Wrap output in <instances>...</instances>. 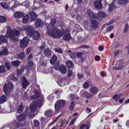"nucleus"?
Instances as JSON below:
<instances>
[{
  "instance_id": "f257e3e1",
  "label": "nucleus",
  "mask_w": 129,
  "mask_h": 129,
  "mask_svg": "<svg viewBox=\"0 0 129 129\" xmlns=\"http://www.w3.org/2000/svg\"><path fill=\"white\" fill-rule=\"evenodd\" d=\"M11 27L9 26H8L7 27V32L5 35H0V44L3 43H6L7 41V38H10L11 40H16L17 37L19 35V31L15 29H11Z\"/></svg>"
},
{
  "instance_id": "f03ea898",
  "label": "nucleus",
  "mask_w": 129,
  "mask_h": 129,
  "mask_svg": "<svg viewBox=\"0 0 129 129\" xmlns=\"http://www.w3.org/2000/svg\"><path fill=\"white\" fill-rule=\"evenodd\" d=\"M42 101L38 100L35 102H32L30 106V110L27 108L25 110V113L26 115L29 116L30 118H32L35 116L34 112L36 110L37 107H40L41 106Z\"/></svg>"
},
{
  "instance_id": "7ed1b4c3",
  "label": "nucleus",
  "mask_w": 129,
  "mask_h": 129,
  "mask_svg": "<svg viewBox=\"0 0 129 129\" xmlns=\"http://www.w3.org/2000/svg\"><path fill=\"white\" fill-rule=\"evenodd\" d=\"M47 31L48 34L51 35V36L54 38H60L62 35V32L59 29L53 27L52 29H48L47 27Z\"/></svg>"
},
{
  "instance_id": "20e7f679",
  "label": "nucleus",
  "mask_w": 129,
  "mask_h": 129,
  "mask_svg": "<svg viewBox=\"0 0 129 129\" xmlns=\"http://www.w3.org/2000/svg\"><path fill=\"white\" fill-rule=\"evenodd\" d=\"M17 120L20 122L19 123L18 122L15 121L14 125L17 128L18 127L20 126H22L24 125L25 124L26 118L24 115L22 114H21L17 116Z\"/></svg>"
},
{
  "instance_id": "39448f33",
  "label": "nucleus",
  "mask_w": 129,
  "mask_h": 129,
  "mask_svg": "<svg viewBox=\"0 0 129 129\" xmlns=\"http://www.w3.org/2000/svg\"><path fill=\"white\" fill-rule=\"evenodd\" d=\"M13 88V83L11 82H9L4 84L3 89L5 94L9 95L10 94V92L11 91Z\"/></svg>"
},
{
  "instance_id": "423d86ee",
  "label": "nucleus",
  "mask_w": 129,
  "mask_h": 129,
  "mask_svg": "<svg viewBox=\"0 0 129 129\" xmlns=\"http://www.w3.org/2000/svg\"><path fill=\"white\" fill-rule=\"evenodd\" d=\"M34 93H35V94L31 97L30 99H36L38 98L40 95V89L39 88V86L37 84L35 85V86Z\"/></svg>"
},
{
  "instance_id": "0eeeda50",
  "label": "nucleus",
  "mask_w": 129,
  "mask_h": 129,
  "mask_svg": "<svg viewBox=\"0 0 129 129\" xmlns=\"http://www.w3.org/2000/svg\"><path fill=\"white\" fill-rule=\"evenodd\" d=\"M66 102L63 100H60L58 101L55 103V111H58L60 109V107L63 106L65 105Z\"/></svg>"
},
{
  "instance_id": "6e6552de",
  "label": "nucleus",
  "mask_w": 129,
  "mask_h": 129,
  "mask_svg": "<svg viewBox=\"0 0 129 129\" xmlns=\"http://www.w3.org/2000/svg\"><path fill=\"white\" fill-rule=\"evenodd\" d=\"M24 29L27 35H29L31 37L32 36L34 30L33 27L31 26L26 25L25 26Z\"/></svg>"
},
{
  "instance_id": "1a4fd4ad",
  "label": "nucleus",
  "mask_w": 129,
  "mask_h": 129,
  "mask_svg": "<svg viewBox=\"0 0 129 129\" xmlns=\"http://www.w3.org/2000/svg\"><path fill=\"white\" fill-rule=\"evenodd\" d=\"M54 67L56 70L58 69L62 73H65L67 72V68L64 65L61 64L59 66L58 65H55Z\"/></svg>"
},
{
  "instance_id": "9d476101",
  "label": "nucleus",
  "mask_w": 129,
  "mask_h": 129,
  "mask_svg": "<svg viewBox=\"0 0 129 129\" xmlns=\"http://www.w3.org/2000/svg\"><path fill=\"white\" fill-rule=\"evenodd\" d=\"M29 40L26 38H24L20 41V47L22 48H24L27 46V44L29 42Z\"/></svg>"
},
{
  "instance_id": "9b49d317",
  "label": "nucleus",
  "mask_w": 129,
  "mask_h": 129,
  "mask_svg": "<svg viewBox=\"0 0 129 129\" xmlns=\"http://www.w3.org/2000/svg\"><path fill=\"white\" fill-rule=\"evenodd\" d=\"M69 29H66L65 31L63 37V39L65 41H68L71 38V37L69 34Z\"/></svg>"
},
{
  "instance_id": "f8f14e48",
  "label": "nucleus",
  "mask_w": 129,
  "mask_h": 129,
  "mask_svg": "<svg viewBox=\"0 0 129 129\" xmlns=\"http://www.w3.org/2000/svg\"><path fill=\"white\" fill-rule=\"evenodd\" d=\"M91 24L90 27L91 29L96 28L98 27V22L95 19H92L90 20Z\"/></svg>"
},
{
  "instance_id": "ddd939ff",
  "label": "nucleus",
  "mask_w": 129,
  "mask_h": 129,
  "mask_svg": "<svg viewBox=\"0 0 129 129\" xmlns=\"http://www.w3.org/2000/svg\"><path fill=\"white\" fill-rule=\"evenodd\" d=\"M80 94L86 98H90L92 96L89 93L84 90H82L80 92Z\"/></svg>"
},
{
  "instance_id": "4468645a",
  "label": "nucleus",
  "mask_w": 129,
  "mask_h": 129,
  "mask_svg": "<svg viewBox=\"0 0 129 129\" xmlns=\"http://www.w3.org/2000/svg\"><path fill=\"white\" fill-rule=\"evenodd\" d=\"M57 83L59 86L62 87L66 84L67 81L64 78H61L59 80Z\"/></svg>"
},
{
  "instance_id": "2eb2a0df",
  "label": "nucleus",
  "mask_w": 129,
  "mask_h": 129,
  "mask_svg": "<svg viewBox=\"0 0 129 129\" xmlns=\"http://www.w3.org/2000/svg\"><path fill=\"white\" fill-rule=\"evenodd\" d=\"M94 5L95 7L100 9L102 8V5L101 0H96L94 3Z\"/></svg>"
},
{
  "instance_id": "dca6fc26",
  "label": "nucleus",
  "mask_w": 129,
  "mask_h": 129,
  "mask_svg": "<svg viewBox=\"0 0 129 129\" xmlns=\"http://www.w3.org/2000/svg\"><path fill=\"white\" fill-rule=\"evenodd\" d=\"M22 84L23 88L25 89L26 88V86L29 85V83L24 77L23 78V80L22 82Z\"/></svg>"
},
{
  "instance_id": "f3484780",
  "label": "nucleus",
  "mask_w": 129,
  "mask_h": 129,
  "mask_svg": "<svg viewBox=\"0 0 129 129\" xmlns=\"http://www.w3.org/2000/svg\"><path fill=\"white\" fill-rule=\"evenodd\" d=\"M33 34V39L35 40H37L40 37V34L37 31H34Z\"/></svg>"
},
{
  "instance_id": "a211bd4d",
  "label": "nucleus",
  "mask_w": 129,
  "mask_h": 129,
  "mask_svg": "<svg viewBox=\"0 0 129 129\" xmlns=\"http://www.w3.org/2000/svg\"><path fill=\"white\" fill-rule=\"evenodd\" d=\"M24 13L21 12H17L14 14V17L17 18L21 17L24 16Z\"/></svg>"
},
{
  "instance_id": "6ab92c4d",
  "label": "nucleus",
  "mask_w": 129,
  "mask_h": 129,
  "mask_svg": "<svg viewBox=\"0 0 129 129\" xmlns=\"http://www.w3.org/2000/svg\"><path fill=\"white\" fill-rule=\"evenodd\" d=\"M29 19V16L28 15H26L23 17L22 22L25 24L27 23L28 22Z\"/></svg>"
},
{
  "instance_id": "aec40b11",
  "label": "nucleus",
  "mask_w": 129,
  "mask_h": 129,
  "mask_svg": "<svg viewBox=\"0 0 129 129\" xmlns=\"http://www.w3.org/2000/svg\"><path fill=\"white\" fill-rule=\"evenodd\" d=\"M87 14L88 16L92 18H94L95 19L98 18L97 16L95 15L90 10H88L87 11Z\"/></svg>"
},
{
  "instance_id": "412c9836",
  "label": "nucleus",
  "mask_w": 129,
  "mask_h": 129,
  "mask_svg": "<svg viewBox=\"0 0 129 129\" xmlns=\"http://www.w3.org/2000/svg\"><path fill=\"white\" fill-rule=\"evenodd\" d=\"M29 14L31 18V21L35 20L36 18L37 15L36 14L33 12H30Z\"/></svg>"
},
{
  "instance_id": "4be33fe9",
  "label": "nucleus",
  "mask_w": 129,
  "mask_h": 129,
  "mask_svg": "<svg viewBox=\"0 0 129 129\" xmlns=\"http://www.w3.org/2000/svg\"><path fill=\"white\" fill-rule=\"evenodd\" d=\"M7 97L4 95H3L0 98V104H2L7 100Z\"/></svg>"
},
{
  "instance_id": "5701e85b",
  "label": "nucleus",
  "mask_w": 129,
  "mask_h": 129,
  "mask_svg": "<svg viewBox=\"0 0 129 129\" xmlns=\"http://www.w3.org/2000/svg\"><path fill=\"white\" fill-rule=\"evenodd\" d=\"M116 7L115 5H114L112 3L109 5L108 11L110 12H111L112 10H114Z\"/></svg>"
},
{
  "instance_id": "b1692460",
  "label": "nucleus",
  "mask_w": 129,
  "mask_h": 129,
  "mask_svg": "<svg viewBox=\"0 0 129 129\" xmlns=\"http://www.w3.org/2000/svg\"><path fill=\"white\" fill-rule=\"evenodd\" d=\"M45 115L50 117L52 115L53 113L51 110H48L45 111Z\"/></svg>"
},
{
  "instance_id": "393cba45",
  "label": "nucleus",
  "mask_w": 129,
  "mask_h": 129,
  "mask_svg": "<svg viewBox=\"0 0 129 129\" xmlns=\"http://www.w3.org/2000/svg\"><path fill=\"white\" fill-rule=\"evenodd\" d=\"M66 64L68 68H71L73 66V63L70 60H68L66 62Z\"/></svg>"
},
{
  "instance_id": "a878e982",
  "label": "nucleus",
  "mask_w": 129,
  "mask_h": 129,
  "mask_svg": "<svg viewBox=\"0 0 129 129\" xmlns=\"http://www.w3.org/2000/svg\"><path fill=\"white\" fill-rule=\"evenodd\" d=\"M56 59L57 57L55 55H53L50 61V63L52 64H54L56 62Z\"/></svg>"
},
{
  "instance_id": "bb28decb",
  "label": "nucleus",
  "mask_w": 129,
  "mask_h": 129,
  "mask_svg": "<svg viewBox=\"0 0 129 129\" xmlns=\"http://www.w3.org/2000/svg\"><path fill=\"white\" fill-rule=\"evenodd\" d=\"M97 15L98 17H104L106 15V14H105L103 12L101 11L98 12L97 14Z\"/></svg>"
},
{
  "instance_id": "cd10ccee",
  "label": "nucleus",
  "mask_w": 129,
  "mask_h": 129,
  "mask_svg": "<svg viewBox=\"0 0 129 129\" xmlns=\"http://www.w3.org/2000/svg\"><path fill=\"white\" fill-rule=\"evenodd\" d=\"M43 24V22L40 19H37L36 22V26L38 27Z\"/></svg>"
},
{
  "instance_id": "c85d7f7f",
  "label": "nucleus",
  "mask_w": 129,
  "mask_h": 129,
  "mask_svg": "<svg viewBox=\"0 0 129 129\" xmlns=\"http://www.w3.org/2000/svg\"><path fill=\"white\" fill-rule=\"evenodd\" d=\"M10 108L11 109L10 110L6 111L5 110V111H4V112L5 113H8L14 112L15 109V108H14V106L12 105H10Z\"/></svg>"
},
{
  "instance_id": "c756f323",
  "label": "nucleus",
  "mask_w": 129,
  "mask_h": 129,
  "mask_svg": "<svg viewBox=\"0 0 129 129\" xmlns=\"http://www.w3.org/2000/svg\"><path fill=\"white\" fill-rule=\"evenodd\" d=\"M90 90L91 92L95 94L98 92L97 88L94 86L92 87L90 89Z\"/></svg>"
},
{
  "instance_id": "7c9ffc66",
  "label": "nucleus",
  "mask_w": 129,
  "mask_h": 129,
  "mask_svg": "<svg viewBox=\"0 0 129 129\" xmlns=\"http://www.w3.org/2000/svg\"><path fill=\"white\" fill-rule=\"evenodd\" d=\"M20 62L18 60L14 61L12 62V65L13 66L17 67L20 64Z\"/></svg>"
},
{
  "instance_id": "2f4dec72",
  "label": "nucleus",
  "mask_w": 129,
  "mask_h": 129,
  "mask_svg": "<svg viewBox=\"0 0 129 129\" xmlns=\"http://www.w3.org/2000/svg\"><path fill=\"white\" fill-rule=\"evenodd\" d=\"M24 70L23 68H22L20 70H18L15 73L16 75L17 76L20 75L23 72Z\"/></svg>"
},
{
  "instance_id": "473e14b6",
  "label": "nucleus",
  "mask_w": 129,
  "mask_h": 129,
  "mask_svg": "<svg viewBox=\"0 0 129 129\" xmlns=\"http://www.w3.org/2000/svg\"><path fill=\"white\" fill-rule=\"evenodd\" d=\"M44 53L46 55H49L51 54V51L49 49H46L44 50Z\"/></svg>"
},
{
  "instance_id": "72a5a7b5",
  "label": "nucleus",
  "mask_w": 129,
  "mask_h": 129,
  "mask_svg": "<svg viewBox=\"0 0 129 129\" xmlns=\"http://www.w3.org/2000/svg\"><path fill=\"white\" fill-rule=\"evenodd\" d=\"M6 71V69L5 67L3 65H1L0 66V72L1 73H4Z\"/></svg>"
},
{
  "instance_id": "f704fd0d",
  "label": "nucleus",
  "mask_w": 129,
  "mask_h": 129,
  "mask_svg": "<svg viewBox=\"0 0 129 129\" xmlns=\"http://www.w3.org/2000/svg\"><path fill=\"white\" fill-rule=\"evenodd\" d=\"M8 53V52L7 49L4 48L3 51H0V55H6Z\"/></svg>"
},
{
  "instance_id": "c9c22d12",
  "label": "nucleus",
  "mask_w": 129,
  "mask_h": 129,
  "mask_svg": "<svg viewBox=\"0 0 129 129\" xmlns=\"http://www.w3.org/2000/svg\"><path fill=\"white\" fill-rule=\"evenodd\" d=\"M33 121L35 126V127H37L39 126L40 122L38 120H34Z\"/></svg>"
},
{
  "instance_id": "e433bc0d",
  "label": "nucleus",
  "mask_w": 129,
  "mask_h": 129,
  "mask_svg": "<svg viewBox=\"0 0 129 129\" xmlns=\"http://www.w3.org/2000/svg\"><path fill=\"white\" fill-rule=\"evenodd\" d=\"M89 127L86 124H82L80 127V129H89Z\"/></svg>"
},
{
  "instance_id": "4c0bfd02",
  "label": "nucleus",
  "mask_w": 129,
  "mask_h": 129,
  "mask_svg": "<svg viewBox=\"0 0 129 129\" xmlns=\"http://www.w3.org/2000/svg\"><path fill=\"white\" fill-rule=\"evenodd\" d=\"M56 20L55 19V18H52L51 20V28L50 29H52V28L53 27H54V25L55 23V22Z\"/></svg>"
},
{
  "instance_id": "58836bf2",
  "label": "nucleus",
  "mask_w": 129,
  "mask_h": 129,
  "mask_svg": "<svg viewBox=\"0 0 129 129\" xmlns=\"http://www.w3.org/2000/svg\"><path fill=\"white\" fill-rule=\"evenodd\" d=\"M5 66L8 70H9L10 69L11 65L9 61H6L5 62Z\"/></svg>"
},
{
  "instance_id": "ea45409f",
  "label": "nucleus",
  "mask_w": 129,
  "mask_h": 129,
  "mask_svg": "<svg viewBox=\"0 0 129 129\" xmlns=\"http://www.w3.org/2000/svg\"><path fill=\"white\" fill-rule=\"evenodd\" d=\"M113 26L110 25L106 29V30L107 31H110L114 29Z\"/></svg>"
},
{
  "instance_id": "a19ab883",
  "label": "nucleus",
  "mask_w": 129,
  "mask_h": 129,
  "mask_svg": "<svg viewBox=\"0 0 129 129\" xmlns=\"http://www.w3.org/2000/svg\"><path fill=\"white\" fill-rule=\"evenodd\" d=\"M1 6L3 8L6 9H8V7L7 4L5 3H0Z\"/></svg>"
},
{
  "instance_id": "79ce46f5",
  "label": "nucleus",
  "mask_w": 129,
  "mask_h": 129,
  "mask_svg": "<svg viewBox=\"0 0 129 129\" xmlns=\"http://www.w3.org/2000/svg\"><path fill=\"white\" fill-rule=\"evenodd\" d=\"M123 66H122L121 67H115L114 66L113 67V69L115 71H117L119 70H121L123 68Z\"/></svg>"
},
{
  "instance_id": "37998d69",
  "label": "nucleus",
  "mask_w": 129,
  "mask_h": 129,
  "mask_svg": "<svg viewBox=\"0 0 129 129\" xmlns=\"http://www.w3.org/2000/svg\"><path fill=\"white\" fill-rule=\"evenodd\" d=\"M7 19L4 17L2 16H0V22H4L6 21Z\"/></svg>"
},
{
  "instance_id": "c03bdc74",
  "label": "nucleus",
  "mask_w": 129,
  "mask_h": 129,
  "mask_svg": "<svg viewBox=\"0 0 129 129\" xmlns=\"http://www.w3.org/2000/svg\"><path fill=\"white\" fill-rule=\"evenodd\" d=\"M83 53L78 52L76 54V56L78 57L79 58L81 57H83Z\"/></svg>"
},
{
  "instance_id": "a18cd8bd",
  "label": "nucleus",
  "mask_w": 129,
  "mask_h": 129,
  "mask_svg": "<svg viewBox=\"0 0 129 129\" xmlns=\"http://www.w3.org/2000/svg\"><path fill=\"white\" fill-rule=\"evenodd\" d=\"M9 77L10 79L13 80H17V78L14 76V74L10 75Z\"/></svg>"
},
{
  "instance_id": "49530a36",
  "label": "nucleus",
  "mask_w": 129,
  "mask_h": 129,
  "mask_svg": "<svg viewBox=\"0 0 129 129\" xmlns=\"http://www.w3.org/2000/svg\"><path fill=\"white\" fill-rule=\"evenodd\" d=\"M120 94H116L113 96V99H115L116 101H117L118 99L120 98Z\"/></svg>"
},
{
  "instance_id": "de8ad7c7",
  "label": "nucleus",
  "mask_w": 129,
  "mask_h": 129,
  "mask_svg": "<svg viewBox=\"0 0 129 129\" xmlns=\"http://www.w3.org/2000/svg\"><path fill=\"white\" fill-rule=\"evenodd\" d=\"M127 1L128 0H118V2L120 4H125Z\"/></svg>"
},
{
  "instance_id": "09e8293b",
  "label": "nucleus",
  "mask_w": 129,
  "mask_h": 129,
  "mask_svg": "<svg viewBox=\"0 0 129 129\" xmlns=\"http://www.w3.org/2000/svg\"><path fill=\"white\" fill-rule=\"evenodd\" d=\"M28 66L30 67H32L33 66L34 63L33 61L31 60H28Z\"/></svg>"
},
{
  "instance_id": "8fccbe9b",
  "label": "nucleus",
  "mask_w": 129,
  "mask_h": 129,
  "mask_svg": "<svg viewBox=\"0 0 129 129\" xmlns=\"http://www.w3.org/2000/svg\"><path fill=\"white\" fill-rule=\"evenodd\" d=\"M54 98V96L52 94L49 95L47 97L48 100L50 101H51Z\"/></svg>"
},
{
  "instance_id": "3c124183",
  "label": "nucleus",
  "mask_w": 129,
  "mask_h": 129,
  "mask_svg": "<svg viewBox=\"0 0 129 129\" xmlns=\"http://www.w3.org/2000/svg\"><path fill=\"white\" fill-rule=\"evenodd\" d=\"M25 53L24 52H22L19 54L18 56V57L20 58L21 59H22L23 57L24 56Z\"/></svg>"
},
{
  "instance_id": "603ef678",
  "label": "nucleus",
  "mask_w": 129,
  "mask_h": 129,
  "mask_svg": "<svg viewBox=\"0 0 129 129\" xmlns=\"http://www.w3.org/2000/svg\"><path fill=\"white\" fill-rule=\"evenodd\" d=\"M83 87L85 89L87 88L89 86V82L87 81L85 82L83 84Z\"/></svg>"
},
{
  "instance_id": "864d4df0",
  "label": "nucleus",
  "mask_w": 129,
  "mask_h": 129,
  "mask_svg": "<svg viewBox=\"0 0 129 129\" xmlns=\"http://www.w3.org/2000/svg\"><path fill=\"white\" fill-rule=\"evenodd\" d=\"M69 55L70 57L72 58H75L76 57L75 53L74 52L71 53L69 54Z\"/></svg>"
},
{
  "instance_id": "5fc2aeb1",
  "label": "nucleus",
  "mask_w": 129,
  "mask_h": 129,
  "mask_svg": "<svg viewBox=\"0 0 129 129\" xmlns=\"http://www.w3.org/2000/svg\"><path fill=\"white\" fill-rule=\"evenodd\" d=\"M129 28L128 24L127 23L126 24L124 30V32L125 33L127 32V30Z\"/></svg>"
},
{
  "instance_id": "6e6d98bb",
  "label": "nucleus",
  "mask_w": 129,
  "mask_h": 129,
  "mask_svg": "<svg viewBox=\"0 0 129 129\" xmlns=\"http://www.w3.org/2000/svg\"><path fill=\"white\" fill-rule=\"evenodd\" d=\"M75 106V105L74 104V102H72L71 103V105L70 107V110H72Z\"/></svg>"
},
{
  "instance_id": "4d7b16f0",
  "label": "nucleus",
  "mask_w": 129,
  "mask_h": 129,
  "mask_svg": "<svg viewBox=\"0 0 129 129\" xmlns=\"http://www.w3.org/2000/svg\"><path fill=\"white\" fill-rule=\"evenodd\" d=\"M55 51L56 52H58L59 53H62L61 49L60 48L55 49Z\"/></svg>"
},
{
  "instance_id": "13d9d810",
  "label": "nucleus",
  "mask_w": 129,
  "mask_h": 129,
  "mask_svg": "<svg viewBox=\"0 0 129 129\" xmlns=\"http://www.w3.org/2000/svg\"><path fill=\"white\" fill-rule=\"evenodd\" d=\"M23 108L22 106H20L18 110H17V112L20 113L22 112L23 110Z\"/></svg>"
},
{
  "instance_id": "bf43d9fd",
  "label": "nucleus",
  "mask_w": 129,
  "mask_h": 129,
  "mask_svg": "<svg viewBox=\"0 0 129 129\" xmlns=\"http://www.w3.org/2000/svg\"><path fill=\"white\" fill-rule=\"evenodd\" d=\"M77 118V117H76L71 120L70 123V125H72L74 123L75 121Z\"/></svg>"
},
{
  "instance_id": "052dcab7",
  "label": "nucleus",
  "mask_w": 129,
  "mask_h": 129,
  "mask_svg": "<svg viewBox=\"0 0 129 129\" xmlns=\"http://www.w3.org/2000/svg\"><path fill=\"white\" fill-rule=\"evenodd\" d=\"M73 74V72L72 70H70L68 71V74L69 77H70L72 76Z\"/></svg>"
},
{
  "instance_id": "680f3d73",
  "label": "nucleus",
  "mask_w": 129,
  "mask_h": 129,
  "mask_svg": "<svg viewBox=\"0 0 129 129\" xmlns=\"http://www.w3.org/2000/svg\"><path fill=\"white\" fill-rule=\"evenodd\" d=\"M62 92V90H58L57 91H56L55 92V93L56 94H60Z\"/></svg>"
},
{
  "instance_id": "e2e57ef3",
  "label": "nucleus",
  "mask_w": 129,
  "mask_h": 129,
  "mask_svg": "<svg viewBox=\"0 0 129 129\" xmlns=\"http://www.w3.org/2000/svg\"><path fill=\"white\" fill-rule=\"evenodd\" d=\"M33 56L32 54H30L27 57V59L28 60H31L33 58Z\"/></svg>"
},
{
  "instance_id": "0e129e2a",
  "label": "nucleus",
  "mask_w": 129,
  "mask_h": 129,
  "mask_svg": "<svg viewBox=\"0 0 129 129\" xmlns=\"http://www.w3.org/2000/svg\"><path fill=\"white\" fill-rule=\"evenodd\" d=\"M114 22V21L113 20H111L108 23L106 24L105 25H106V26H108L110 25Z\"/></svg>"
},
{
  "instance_id": "69168bd1",
  "label": "nucleus",
  "mask_w": 129,
  "mask_h": 129,
  "mask_svg": "<svg viewBox=\"0 0 129 129\" xmlns=\"http://www.w3.org/2000/svg\"><path fill=\"white\" fill-rule=\"evenodd\" d=\"M99 50L101 51H102L104 49L103 47L102 46H100L99 48Z\"/></svg>"
},
{
  "instance_id": "338daca9",
  "label": "nucleus",
  "mask_w": 129,
  "mask_h": 129,
  "mask_svg": "<svg viewBox=\"0 0 129 129\" xmlns=\"http://www.w3.org/2000/svg\"><path fill=\"white\" fill-rule=\"evenodd\" d=\"M70 97L71 99H73L75 98V95L74 94H71L70 95Z\"/></svg>"
},
{
  "instance_id": "774afa93",
  "label": "nucleus",
  "mask_w": 129,
  "mask_h": 129,
  "mask_svg": "<svg viewBox=\"0 0 129 129\" xmlns=\"http://www.w3.org/2000/svg\"><path fill=\"white\" fill-rule=\"evenodd\" d=\"M77 76L79 79H80L83 77V75L82 74H78Z\"/></svg>"
}]
</instances>
